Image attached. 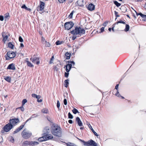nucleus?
<instances>
[{
	"instance_id": "nucleus-1",
	"label": "nucleus",
	"mask_w": 146,
	"mask_h": 146,
	"mask_svg": "<svg viewBox=\"0 0 146 146\" xmlns=\"http://www.w3.org/2000/svg\"><path fill=\"white\" fill-rule=\"evenodd\" d=\"M51 131L53 135L59 137L61 136L62 131L61 128L56 124L52 125Z\"/></svg>"
},
{
	"instance_id": "nucleus-2",
	"label": "nucleus",
	"mask_w": 146,
	"mask_h": 146,
	"mask_svg": "<svg viewBox=\"0 0 146 146\" xmlns=\"http://www.w3.org/2000/svg\"><path fill=\"white\" fill-rule=\"evenodd\" d=\"M71 33L73 35H76L78 34L82 35L84 34L85 33V30L82 28L76 27L74 30H72L71 32Z\"/></svg>"
},
{
	"instance_id": "nucleus-3",
	"label": "nucleus",
	"mask_w": 146,
	"mask_h": 146,
	"mask_svg": "<svg viewBox=\"0 0 146 146\" xmlns=\"http://www.w3.org/2000/svg\"><path fill=\"white\" fill-rule=\"evenodd\" d=\"M68 64L66 65V71L67 72L64 73V76L66 77H67L69 75L68 72L70 71L72 67V64L74 66L75 64V63L74 61H68Z\"/></svg>"
},
{
	"instance_id": "nucleus-4",
	"label": "nucleus",
	"mask_w": 146,
	"mask_h": 146,
	"mask_svg": "<svg viewBox=\"0 0 146 146\" xmlns=\"http://www.w3.org/2000/svg\"><path fill=\"white\" fill-rule=\"evenodd\" d=\"M77 138L81 142H83L84 145L87 146H91L92 145L93 146H98L97 143L95 142L92 140L91 139L87 142H85L84 141L80 139L77 137Z\"/></svg>"
},
{
	"instance_id": "nucleus-5",
	"label": "nucleus",
	"mask_w": 146,
	"mask_h": 146,
	"mask_svg": "<svg viewBox=\"0 0 146 146\" xmlns=\"http://www.w3.org/2000/svg\"><path fill=\"white\" fill-rule=\"evenodd\" d=\"M39 143L35 141H24L22 143L23 146H27L28 145L34 146L38 145Z\"/></svg>"
},
{
	"instance_id": "nucleus-6",
	"label": "nucleus",
	"mask_w": 146,
	"mask_h": 146,
	"mask_svg": "<svg viewBox=\"0 0 146 146\" xmlns=\"http://www.w3.org/2000/svg\"><path fill=\"white\" fill-rule=\"evenodd\" d=\"M16 54L15 52L12 51H9L5 56V60H8L13 58H14Z\"/></svg>"
},
{
	"instance_id": "nucleus-7",
	"label": "nucleus",
	"mask_w": 146,
	"mask_h": 146,
	"mask_svg": "<svg viewBox=\"0 0 146 146\" xmlns=\"http://www.w3.org/2000/svg\"><path fill=\"white\" fill-rule=\"evenodd\" d=\"M21 135L22 137L25 139H27L29 138L31 135L32 133L28 131H27L26 129H25L22 132Z\"/></svg>"
},
{
	"instance_id": "nucleus-8",
	"label": "nucleus",
	"mask_w": 146,
	"mask_h": 146,
	"mask_svg": "<svg viewBox=\"0 0 146 146\" xmlns=\"http://www.w3.org/2000/svg\"><path fill=\"white\" fill-rule=\"evenodd\" d=\"M74 23L72 22H67L64 23V28L68 30L74 26Z\"/></svg>"
},
{
	"instance_id": "nucleus-9",
	"label": "nucleus",
	"mask_w": 146,
	"mask_h": 146,
	"mask_svg": "<svg viewBox=\"0 0 146 146\" xmlns=\"http://www.w3.org/2000/svg\"><path fill=\"white\" fill-rule=\"evenodd\" d=\"M13 127V125L10 123H9L6 124L3 127V129L5 131L7 132L9 131Z\"/></svg>"
},
{
	"instance_id": "nucleus-10",
	"label": "nucleus",
	"mask_w": 146,
	"mask_h": 146,
	"mask_svg": "<svg viewBox=\"0 0 146 146\" xmlns=\"http://www.w3.org/2000/svg\"><path fill=\"white\" fill-rule=\"evenodd\" d=\"M19 121L18 118H15L12 119H11L9 120V123L12 124L13 127L16 124L19 122Z\"/></svg>"
},
{
	"instance_id": "nucleus-11",
	"label": "nucleus",
	"mask_w": 146,
	"mask_h": 146,
	"mask_svg": "<svg viewBox=\"0 0 146 146\" xmlns=\"http://www.w3.org/2000/svg\"><path fill=\"white\" fill-rule=\"evenodd\" d=\"M30 60L33 63H35L36 61V64H38L40 63L39 59L38 57H36L35 56H33V57L30 58Z\"/></svg>"
},
{
	"instance_id": "nucleus-12",
	"label": "nucleus",
	"mask_w": 146,
	"mask_h": 146,
	"mask_svg": "<svg viewBox=\"0 0 146 146\" xmlns=\"http://www.w3.org/2000/svg\"><path fill=\"white\" fill-rule=\"evenodd\" d=\"M7 69L15 70L16 69L15 64L11 63L9 64L7 67Z\"/></svg>"
},
{
	"instance_id": "nucleus-13",
	"label": "nucleus",
	"mask_w": 146,
	"mask_h": 146,
	"mask_svg": "<svg viewBox=\"0 0 146 146\" xmlns=\"http://www.w3.org/2000/svg\"><path fill=\"white\" fill-rule=\"evenodd\" d=\"M76 122L77 123L78 125L80 127L83 126V124L81 121L80 118L78 117H77L76 118Z\"/></svg>"
},
{
	"instance_id": "nucleus-14",
	"label": "nucleus",
	"mask_w": 146,
	"mask_h": 146,
	"mask_svg": "<svg viewBox=\"0 0 146 146\" xmlns=\"http://www.w3.org/2000/svg\"><path fill=\"white\" fill-rule=\"evenodd\" d=\"M44 133L46 138L45 139L46 140L52 139L53 138V136L52 135L46 133Z\"/></svg>"
},
{
	"instance_id": "nucleus-15",
	"label": "nucleus",
	"mask_w": 146,
	"mask_h": 146,
	"mask_svg": "<svg viewBox=\"0 0 146 146\" xmlns=\"http://www.w3.org/2000/svg\"><path fill=\"white\" fill-rule=\"evenodd\" d=\"M45 138H46L45 133H43V136L38 138V141L40 142H42L43 141H46V139H45Z\"/></svg>"
},
{
	"instance_id": "nucleus-16",
	"label": "nucleus",
	"mask_w": 146,
	"mask_h": 146,
	"mask_svg": "<svg viewBox=\"0 0 146 146\" xmlns=\"http://www.w3.org/2000/svg\"><path fill=\"white\" fill-rule=\"evenodd\" d=\"M88 9L89 11H92L95 9V5L91 3L89 5L88 7Z\"/></svg>"
},
{
	"instance_id": "nucleus-17",
	"label": "nucleus",
	"mask_w": 146,
	"mask_h": 146,
	"mask_svg": "<svg viewBox=\"0 0 146 146\" xmlns=\"http://www.w3.org/2000/svg\"><path fill=\"white\" fill-rule=\"evenodd\" d=\"M24 125H22L20 126L13 132V134H15L19 132L24 127Z\"/></svg>"
},
{
	"instance_id": "nucleus-18",
	"label": "nucleus",
	"mask_w": 146,
	"mask_h": 146,
	"mask_svg": "<svg viewBox=\"0 0 146 146\" xmlns=\"http://www.w3.org/2000/svg\"><path fill=\"white\" fill-rule=\"evenodd\" d=\"M77 3L79 6L81 7L83 6L85 3L83 0H78L77 1Z\"/></svg>"
},
{
	"instance_id": "nucleus-19",
	"label": "nucleus",
	"mask_w": 146,
	"mask_h": 146,
	"mask_svg": "<svg viewBox=\"0 0 146 146\" xmlns=\"http://www.w3.org/2000/svg\"><path fill=\"white\" fill-rule=\"evenodd\" d=\"M88 126L91 129L92 131V132L97 137H98L99 136V135L97 134V133L94 131V130L92 128V126L90 125V124H88Z\"/></svg>"
},
{
	"instance_id": "nucleus-20",
	"label": "nucleus",
	"mask_w": 146,
	"mask_h": 146,
	"mask_svg": "<svg viewBox=\"0 0 146 146\" xmlns=\"http://www.w3.org/2000/svg\"><path fill=\"white\" fill-rule=\"evenodd\" d=\"M44 9V7H42L41 6H38L37 7V11H38L40 13H42L44 12L43 11Z\"/></svg>"
},
{
	"instance_id": "nucleus-21",
	"label": "nucleus",
	"mask_w": 146,
	"mask_h": 146,
	"mask_svg": "<svg viewBox=\"0 0 146 146\" xmlns=\"http://www.w3.org/2000/svg\"><path fill=\"white\" fill-rule=\"evenodd\" d=\"M61 66V64L60 62H59V64H58L56 66H54V70L55 71H57L58 69Z\"/></svg>"
},
{
	"instance_id": "nucleus-22",
	"label": "nucleus",
	"mask_w": 146,
	"mask_h": 146,
	"mask_svg": "<svg viewBox=\"0 0 146 146\" xmlns=\"http://www.w3.org/2000/svg\"><path fill=\"white\" fill-rule=\"evenodd\" d=\"M50 131L49 128L48 127H45L43 130L44 133H49Z\"/></svg>"
},
{
	"instance_id": "nucleus-23",
	"label": "nucleus",
	"mask_w": 146,
	"mask_h": 146,
	"mask_svg": "<svg viewBox=\"0 0 146 146\" xmlns=\"http://www.w3.org/2000/svg\"><path fill=\"white\" fill-rule=\"evenodd\" d=\"M14 45L11 42H9L8 43V46L10 48L13 49L14 48Z\"/></svg>"
},
{
	"instance_id": "nucleus-24",
	"label": "nucleus",
	"mask_w": 146,
	"mask_h": 146,
	"mask_svg": "<svg viewBox=\"0 0 146 146\" xmlns=\"http://www.w3.org/2000/svg\"><path fill=\"white\" fill-rule=\"evenodd\" d=\"M71 55L70 53L67 52L65 54V56L66 57V59H69L70 58V56Z\"/></svg>"
},
{
	"instance_id": "nucleus-25",
	"label": "nucleus",
	"mask_w": 146,
	"mask_h": 146,
	"mask_svg": "<svg viewBox=\"0 0 146 146\" xmlns=\"http://www.w3.org/2000/svg\"><path fill=\"white\" fill-rule=\"evenodd\" d=\"M4 79L7 81L9 82H10L11 81V78L9 76H7L5 77Z\"/></svg>"
},
{
	"instance_id": "nucleus-26",
	"label": "nucleus",
	"mask_w": 146,
	"mask_h": 146,
	"mask_svg": "<svg viewBox=\"0 0 146 146\" xmlns=\"http://www.w3.org/2000/svg\"><path fill=\"white\" fill-rule=\"evenodd\" d=\"M64 143H65L67 146H74L75 145V144L74 143L70 142H68L67 143L64 142Z\"/></svg>"
},
{
	"instance_id": "nucleus-27",
	"label": "nucleus",
	"mask_w": 146,
	"mask_h": 146,
	"mask_svg": "<svg viewBox=\"0 0 146 146\" xmlns=\"http://www.w3.org/2000/svg\"><path fill=\"white\" fill-rule=\"evenodd\" d=\"M42 112L46 114L48 113V110L46 108H44L42 110Z\"/></svg>"
},
{
	"instance_id": "nucleus-28",
	"label": "nucleus",
	"mask_w": 146,
	"mask_h": 146,
	"mask_svg": "<svg viewBox=\"0 0 146 146\" xmlns=\"http://www.w3.org/2000/svg\"><path fill=\"white\" fill-rule=\"evenodd\" d=\"M129 29V26L128 24H126L125 25V28L124 29V31L125 32L128 31Z\"/></svg>"
},
{
	"instance_id": "nucleus-29",
	"label": "nucleus",
	"mask_w": 146,
	"mask_h": 146,
	"mask_svg": "<svg viewBox=\"0 0 146 146\" xmlns=\"http://www.w3.org/2000/svg\"><path fill=\"white\" fill-rule=\"evenodd\" d=\"M27 62V65L30 67H33L34 66V65L32 64L30 62H29L28 61H26Z\"/></svg>"
},
{
	"instance_id": "nucleus-30",
	"label": "nucleus",
	"mask_w": 146,
	"mask_h": 146,
	"mask_svg": "<svg viewBox=\"0 0 146 146\" xmlns=\"http://www.w3.org/2000/svg\"><path fill=\"white\" fill-rule=\"evenodd\" d=\"M139 15L141 16L142 18H144V20L146 21V15H144L141 13H139Z\"/></svg>"
},
{
	"instance_id": "nucleus-31",
	"label": "nucleus",
	"mask_w": 146,
	"mask_h": 146,
	"mask_svg": "<svg viewBox=\"0 0 146 146\" xmlns=\"http://www.w3.org/2000/svg\"><path fill=\"white\" fill-rule=\"evenodd\" d=\"M2 37H3V40L4 42H5L6 40L8 37V36L7 35L5 36L2 35Z\"/></svg>"
},
{
	"instance_id": "nucleus-32",
	"label": "nucleus",
	"mask_w": 146,
	"mask_h": 146,
	"mask_svg": "<svg viewBox=\"0 0 146 146\" xmlns=\"http://www.w3.org/2000/svg\"><path fill=\"white\" fill-rule=\"evenodd\" d=\"M38 116V115H37L36 114H34L33 115H32L30 118L31 119H32Z\"/></svg>"
},
{
	"instance_id": "nucleus-33",
	"label": "nucleus",
	"mask_w": 146,
	"mask_h": 146,
	"mask_svg": "<svg viewBox=\"0 0 146 146\" xmlns=\"http://www.w3.org/2000/svg\"><path fill=\"white\" fill-rule=\"evenodd\" d=\"M27 102V100L26 99H23L22 101V105L23 106Z\"/></svg>"
},
{
	"instance_id": "nucleus-34",
	"label": "nucleus",
	"mask_w": 146,
	"mask_h": 146,
	"mask_svg": "<svg viewBox=\"0 0 146 146\" xmlns=\"http://www.w3.org/2000/svg\"><path fill=\"white\" fill-rule=\"evenodd\" d=\"M54 56H52V57L50 58V60L49 62V64H51L53 62V61L54 60Z\"/></svg>"
},
{
	"instance_id": "nucleus-35",
	"label": "nucleus",
	"mask_w": 146,
	"mask_h": 146,
	"mask_svg": "<svg viewBox=\"0 0 146 146\" xmlns=\"http://www.w3.org/2000/svg\"><path fill=\"white\" fill-rule=\"evenodd\" d=\"M114 4L116 5L117 7H119L121 5V4L118 3L117 1H114Z\"/></svg>"
},
{
	"instance_id": "nucleus-36",
	"label": "nucleus",
	"mask_w": 146,
	"mask_h": 146,
	"mask_svg": "<svg viewBox=\"0 0 146 146\" xmlns=\"http://www.w3.org/2000/svg\"><path fill=\"white\" fill-rule=\"evenodd\" d=\"M73 112L75 114H76L77 113H79L78 110L76 108H74L72 110Z\"/></svg>"
},
{
	"instance_id": "nucleus-37",
	"label": "nucleus",
	"mask_w": 146,
	"mask_h": 146,
	"mask_svg": "<svg viewBox=\"0 0 146 146\" xmlns=\"http://www.w3.org/2000/svg\"><path fill=\"white\" fill-rule=\"evenodd\" d=\"M74 13V11H72L68 16V17L70 19H71L72 18L73 15Z\"/></svg>"
},
{
	"instance_id": "nucleus-38",
	"label": "nucleus",
	"mask_w": 146,
	"mask_h": 146,
	"mask_svg": "<svg viewBox=\"0 0 146 146\" xmlns=\"http://www.w3.org/2000/svg\"><path fill=\"white\" fill-rule=\"evenodd\" d=\"M119 23H122V24H125V22H124V21H119L116 22L115 23L117 25Z\"/></svg>"
},
{
	"instance_id": "nucleus-39",
	"label": "nucleus",
	"mask_w": 146,
	"mask_h": 146,
	"mask_svg": "<svg viewBox=\"0 0 146 146\" xmlns=\"http://www.w3.org/2000/svg\"><path fill=\"white\" fill-rule=\"evenodd\" d=\"M120 9L121 10V9H124V11H122V12H125L126 11H127V9H126V8L124 6H122L120 8Z\"/></svg>"
},
{
	"instance_id": "nucleus-40",
	"label": "nucleus",
	"mask_w": 146,
	"mask_h": 146,
	"mask_svg": "<svg viewBox=\"0 0 146 146\" xmlns=\"http://www.w3.org/2000/svg\"><path fill=\"white\" fill-rule=\"evenodd\" d=\"M41 41L42 44H44L46 41L45 40L44 38L42 37Z\"/></svg>"
},
{
	"instance_id": "nucleus-41",
	"label": "nucleus",
	"mask_w": 146,
	"mask_h": 146,
	"mask_svg": "<svg viewBox=\"0 0 146 146\" xmlns=\"http://www.w3.org/2000/svg\"><path fill=\"white\" fill-rule=\"evenodd\" d=\"M19 41L21 42H23L24 41L22 38L21 36H19Z\"/></svg>"
},
{
	"instance_id": "nucleus-42",
	"label": "nucleus",
	"mask_w": 146,
	"mask_h": 146,
	"mask_svg": "<svg viewBox=\"0 0 146 146\" xmlns=\"http://www.w3.org/2000/svg\"><path fill=\"white\" fill-rule=\"evenodd\" d=\"M45 46L46 47H49L50 46V44L48 42L46 41V42L45 43Z\"/></svg>"
},
{
	"instance_id": "nucleus-43",
	"label": "nucleus",
	"mask_w": 146,
	"mask_h": 146,
	"mask_svg": "<svg viewBox=\"0 0 146 146\" xmlns=\"http://www.w3.org/2000/svg\"><path fill=\"white\" fill-rule=\"evenodd\" d=\"M40 6H41L42 7H44V3L43 2L41 1H40Z\"/></svg>"
},
{
	"instance_id": "nucleus-44",
	"label": "nucleus",
	"mask_w": 146,
	"mask_h": 146,
	"mask_svg": "<svg viewBox=\"0 0 146 146\" xmlns=\"http://www.w3.org/2000/svg\"><path fill=\"white\" fill-rule=\"evenodd\" d=\"M10 141L12 143H13L14 142V138L13 137L11 136V139L10 140Z\"/></svg>"
},
{
	"instance_id": "nucleus-45",
	"label": "nucleus",
	"mask_w": 146,
	"mask_h": 146,
	"mask_svg": "<svg viewBox=\"0 0 146 146\" xmlns=\"http://www.w3.org/2000/svg\"><path fill=\"white\" fill-rule=\"evenodd\" d=\"M68 117L70 119H72L73 117L72 115L69 112L68 114Z\"/></svg>"
},
{
	"instance_id": "nucleus-46",
	"label": "nucleus",
	"mask_w": 146,
	"mask_h": 146,
	"mask_svg": "<svg viewBox=\"0 0 146 146\" xmlns=\"http://www.w3.org/2000/svg\"><path fill=\"white\" fill-rule=\"evenodd\" d=\"M9 17V13H6L5 16V19L6 20V19H7L8 17Z\"/></svg>"
},
{
	"instance_id": "nucleus-47",
	"label": "nucleus",
	"mask_w": 146,
	"mask_h": 146,
	"mask_svg": "<svg viewBox=\"0 0 146 146\" xmlns=\"http://www.w3.org/2000/svg\"><path fill=\"white\" fill-rule=\"evenodd\" d=\"M55 43L56 45H58L61 44L62 42L58 40Z\"/></svg>"
},
{
	"instance_id": "nucleus-48",
	"label": "nucleus",
	"mask_w": 146,
	"mask_h": 146,
	"mask_svg": "<svg viewBox=\"0 0 146 146\" xmlns=\"http://www.w3.org/2000/svg\"><path fill=\"white\" fill-rule=\"evenodd\" d=\"M60 106V103L59 101L58 100L57 101V108H58L59 109V108Z\"/></svg>"
},
{
	"instance_id": "nucleus-49",
	"label": "nucleus",
	"mask_w": 146,
	"mask_h": 146,
	"mask_svg": "<svg viewBox=\"0 0 146 146\" xmlns=\"http://www.w3.org/2000/svg\"><path fill=\"white\" fill-rule=\"evenodd\" d=\"M115 95L118 97H120V95L119 94V93L118 92V90H117V93L115 94Z\"/></svg>"
},
{
	"instance_id": "nucleus-50",
	"label": "nucleus",
	"mask_w": 146,
	"mask_h": 146,
	"mask_svg": "<svg viewBox=\"0 0 146 146\" xmlns=\"http://www.w3.org/2000/svg\"><path fill=\"white\" fill-rule=\"evenodd\" d=\"M23 106H22V105L21 106L19 107V108L21 109V110L22 111H23L24 110V108L23 107Z\"/></svg>"
},
{
	"instance_id": "nucleus-51",
	"label": "nucleus",
	"mask_w": 146,
	"mask_h": 146,
	"mask_svg": "<svg viewBox=\"0 0 146 146\" xmlns=\"http://www.w3.org/2000/svg\"><path fill=\"white\" fill-rule=\"evenodd\" d=\"M37 95L35 94H31V96H32L33 97V98H36V96H37Z\"/></svg>"
},
{
	"instance_id": "nucleus-52",
	"label": "nucleus",
	"mask_w": 146,
	"mask_h": 146,
	"mask_svg": "<svg viewBox=\"0 0 146 146\" xmlns=\"http://www.w3.org/2000/svg\"><path fill=\"white\" fill-rule=\"evenodd\" d=\"M4 20V17L3 16L0 15V20L3 21Z\"/></svg>"
},
{
	"instance_id": "nucleus-53",
	"label": "nucleus",
	"mask_w": 146,
	"mask_h": 146,
	"mask_svg": "<svg viewBox=\"0 0 146 146\" xmlns=\"http://www.w3.org/2000/svg\"><path fill=\"white\" fill-rule=\"evenodd\" d=\"M115 15L116 17H119V16L118 15V13L116 11H114Z\"/></svg>"
},
{
	"instance_id": "nucleus-54",
	"label": "nucleus",
	"mask_w": 146,
	"mask_h": 146,
	"mask_svg": "<svg viewBox=\"0 0 146 146\" xmlns=\"http://www.w3.org/2000/svg\"><path fill=\"white\" fill-rule=\"evenodd\" d=\"M116 24H115V23H114V24L113 25H112V27L111 28V29L112 30V31L114 32V28L115 27V25Z\"/></svg>"
},
{
	"instance_id": "nucleus-55",
	"label": "nucleus",
	"mask_w": 146,
	"mask_h": 146,
	"mask_svg": "<svg viewBox=\"0 0 146 146\" xmlns=\"http://www.w3.org/2000/svg\"><path fill=\"white\" fill-rule=\"evenodd\" d=\"M65 82V86L66 87H67L68 86V84H69V82Z\"/></svg>"
},
{
	"instance_id": "nucleus-56",
	"label": "nucleus",
	"mask_w": 146,
	"mask_h": 146,
	"mask_svg": "<svg viewBox=\"0 0 146 146\" xmlns=\"http://www.w3.org/2000/svg\"><path fill=\"white\" fill-rule=\"evenodd\" d=\"M108 22H106L103 24V25L104 27H106L107 25L108 24Z\"/></svg>"
},
{
	"instance_id": "nucleus-57",
	"label": "nucleus",
	"mask_w": 146,
	"mask_h": 146,
	"mask_svg": "<svg viewBox=\"0 0 146 146\" xmlns=\"http://www.w3.org/2000/svg\"><path fill=\"white\" fill-rule=\"evenodd\" d=\"M27 7L25 5L23 4L22 5V6L21 7V8L23 9H26Z\"/></svg>"
},
{
	"instance_id": "nucleus-58",
	"label": "nucleus",
	"mask_w": 146,
	"mask_h": 146,
	"mask_svg": "<svg viewBox=\"0 0 146 146\" xmlns=\"http://www.w3.org/2000/svg\"><path fill=\"white\" fill-rule=\"evenodd\" d=\"M41 98V96L39 95H37V96H36V98L37 99V100H38V99H40Z\"/></svg>"
},
{
	"instance_id": "nucleus-59",
	"label": "nucleus",
	"mask_w": 146,
	"mask_h": 146,
	"mask_svg": "<svg viewBox=\"0 0 146 146\" xmlns=\"http://www.w3.org/2000/svg\"><path fill=\"white\" fill-rule=\"evenodd\" d=\"M118 86H119V84H117L115 87V89H116L117 91V90H118Z\"/></svg>"
},
{
	"instance_id": "nucleus-60",
	"label": "nucleus",
	"mask_w": 146,
	"mask_h": 146,
	"mask_svg": "<svg viewBox=\"0 0 146 146\" xmlns=\"http://www.w3.org/2000/svg\"><path fill=\"white\" fill-rule=\"evenodd\" d=\"M104 30V27H102L101 29V32H103Z\"/></svg>"
},
{
	"instance_id": "nucleus-61",
	"label": "nucleus",
	"mask_w": 146,
	"mask_h": 146,
	"mask_svg": "<svg viewBox=\"0 0 146 146\" xmlns=\"http://www.w3.org/2000/svg\"><path fill=\"white\" fill-rule=\"evenodd\" d=\"M31 120V119L29 118L25 122L24 125L28 122L29 120Z\"/></svg>"
},
{
	"instance_id": "nucleus-62",
	"label": "nucleus",
	"mask_w": 146,
	"mask_h": 146,
	"mask_svg": "<svg viewBox=\"0 0 146 146\" xmlns=\"http://www.w3.org/2000/svg\"><path fill=\"white\" fill-rule=\"evenodd\" d=\"M59 3H62L64 2V0H58Z\"/></svg>"
},
{
	"instance_id": "nucleus-63",
	"label": "nucleus",
	"mask_w": 146,
	"mask_h": 146,
	"mask_svg": "<svg viewBox=\"0 0 146 146\" xmlns=\"http://www.w3.org/2000/svg\"><path fill=\"white\" fill-rule=\"evenodd\" d=\"M76 38V36L75 35H74L72 37V39L73 40H74Z\"/></svg>"
},
{
	"instance_id": "nucleus-64",
	"label": "nucleus",
	"mask_w": 146,
	"mask_h": 146,
	"mask_svg": "<svg viewBox=\"0 0 146 146\" xmlns=\"http://www.w3.org/2000/svg\"><path fill=\"white\" fill-rule=\"evenodd\" d=\"M68 122L70 124H72L73 123V121L72 120H68Z\"/></svg>"
}]
</instances>
